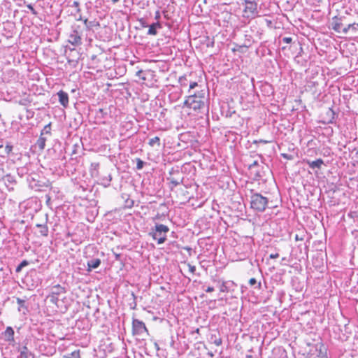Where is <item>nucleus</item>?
Returning a JSON list of instances; mask_svg holds the SVG:
<instances>
[{"instance_id": "1", "label": "nucleus", "mask_w": 358, "mask_h": 358, "mask_svg": "<svg viewBox=\"0 0 358 358\" xmlns=\"http://www.w3.org/2000/svg\"><path fill=\"white\" fill-rule=\"evenodd\" d=\"M66 289L59 284L52 287L47 299L52 304V311L55 313H64L68 309V299L66 296Z\"/></svg>"}, {"instance_id": "2", "label": "nucleus", "mask_w": 358, "mask_h": 358, "mask_svg": "<svg viewBox=\"0 0 358 358\" xmlns=\"http://www.w3.org/2000/svg\"><path fill=\"white\" fill-rule=\"evenodd\" d=\"M206 98L203 92L187 96L184 101L188 115L198 113L205 106Z\"/></svg>"}, {"instance_id": "3", "label": "nucleus", "mask_w": 358, "mask_h": 358, "mask_svg": "<svg viewBox=\"0 0 358 358\" xmlns=\"http://www.w3.org/2000/svg\"><path fill=\"white\" fill-rule=\"evenodd\" d=\"M243 6L242 16L246 19H254L258 16V6L255 1L244 0L242 2Z\"/></svg>"}, {"instance_id": "4", "label": "nucleus", "mask_w": 358, "mask_h": 358, "mask_svg": "<svg viewBox=\"0 0 358 358\" xmlns=\"http://www.w3.org/2000/svg\"><path fill=\"white\" fill-rule=\"evenodd\" d=\"M345 17L335 16L332 18L331 27L338 34H347L350 27H354L355 23H345Z\"/></svg>"}, {"instance_id": "5", "label": "nucleus", "mask_w": 358, "mask_h": 358, "mask_svg": "<svg viewBox=\"0 0 358 358\" xmlns=\"http://www.w3.org/2000/svg\"><path fill=\"white\" fill-rule=\"evenodd\" d=\"M169 229L162 224H156L155 229L150 233L152 238L157 241L158 244L164 243L166 240L167 233Z\"/></svg>"}, {"instance_id": "6", "label": "nucleus", "mask_w": 358, "mask_h": 358, "mask_svg": "<svg viewBox=\"0 0 358 358\" xmlns=\"http://www.w3.org/2000/svg\"><path fill=\"white\" fill-rule=\"evenodd\" d=\"M268 204V199L262 194L256 193L252 195L250 201V207L259 212L264 211Z\"/></svg>"}, {"instance_id": "7", "label": "nucleus", "mask_w": 358, "mask_h": 358, "mask_svg": "<svg viewBox=\"0 0 358 358\" xmlns=\"http://www.w3.org/2000/svg\"><path fill=\"white\" fill-rule=\"evenodd\" d=\"M132 334L138 336H149V331L145 323L138 319L132 320Z\"/></svg>"}, {"instance_id": "8", "label": "nucleus", "mask_w": 358, "mask_h": 358, "mask_svg": "<svg viewBox=\"0 0 358 358\" xmlns=\"http://www.w3.org/2000/svg\"><path fill=\"white\" fill-rule=\"evenodd\" d=\"M308 350L306 352L308 358H317L319 354H323L317 345H308Z\"/></svg>"}, {"instance_id": "9", "label": "nucleus", "mask_w": 358, "mask_h": 358, "mask_svg": "<svg viewBox=\"0 0 358 358\" xmlns=\"http://www.w3.org/2000/svg\"><path fill=\"white\" fill-rule=\"evenodd\" d=\"M57 95L59 97V101L62 106L64 108L67 107L69 105V95L66 92L63 90H60L57 92Z\"/></svg>"}, {"instance_id": "10", "label": "nucleus", "mask_w": 358, "mask_h": 358, "mask_svg": "<svg viewBox=\"0 0 358 358\" xmlns=\"http://www.w3.org/2000/svg\"><path fill=\"white\" fill-rule=\"evenodd\" d=\"M179 81L182 87L185 88L188 86L189 90L194 89L198 86V83L196 82H188L187 79L185 77L180 78Z\"/></svg>"}, {"instance_id": "11", "label": "nucleus", "mask_w": 358, "mask_h": 358, "mask_svg": "<svg viewBox=\"0 0 358 358\" xmlns=\"http://www.w3.org/2000/svg\"><path fill=\"white\" fill-rule=\"evenodd\" d=\"M303 162H306L308 164V166L313 169H320L322 166L324 165V161L321 158L317 159L315 161H312V162L309 161V160L303 159Z\"/></svg>"}, {"instance_id": "12", "label": "nucleus", "mask_w": 358, "mask_h": 358, "mask_svg": "<svg viewBox=\"0 0 358 358\" xmlns=\"http://www.w3.org/2000/svg\"><path fill=\"white\" fill-rule=\"evenodd\" d=\"M68 41L72 45H79L81 43V38L78 33L76 31H74L73 33L69 36Z\"/></svg>"}, {"instance_id": "13", "label": "nucleus", "mask_w": 358, "mask_h": 358, "mask_svg": "<svg viewBox=\"0 0 358 358\" xmlns=\"http://www.w3.org/2000/svg\"><path fill=\"white\" fill-rule=\"evenodd\" d=\"M6 340L9 342L14 341V330L11 327H7L4 331Z\"/></svg>"}, {"instance_id": "14", "label": "nucleus", "mask_w": 358, "mask_h": 358, "mask_svg": "<svg viewBox=\"0 0 358 358\" xmlns=\"http://www.w3.org/2000/svg\"><path fill=\"white\" fill-rule=\"evenodd\" d=\"M101 260L99 259H94L87 262V271H90L92 268H96L99 266Z\"/></svg>"}, {"instance_id": "15", "label": "nucleus", "mask_w": 358, "mask_h": 358, "mask_svg": "<svg viewBox=\"0 0 358 358\" xmlns=\"http://www.w3.org/2000/svg\"><path fill=\"white\" fill-rule=\"evenodd\" d=\"M36 227L38 228V234L41 236H47L48 234V228L45 224H37Z\"/></svg>"}, {"instance_id": "16", "label": "nucleus", "mask_w": 358, "mask_h": 358, "mask_svg": "<svg viewBox=\"0 0 358 358\" xmlns=\"http://www.w3.org/2000/svg\"><path fill=\"white\" fill-rule=\"evenodd\" d=\"M160 24L159 22L152 24L148 29V34L150 35H156L157 34V28H160Z\"/></svg>"}, {"instance_id": "17", "label": "nucleus", "mask_w": 358, "mask_h": 358, "mask_svg": "<svg viewBox=\"0 0 358 358\" xmlns=\"http://www.w3.org/2000/svg\"><path fill=\"white\" fill-rule=\"evenodd\" d=\"M46 139L45 138L41 136L36 141V145L38 148L42 150L45 148Z\"/></svg>"}, {"instance_id": "18", "label": "nucleus", "mask_w": 358, "mask_h": 358, "mask_svg": "<svg viewBox=\"0 0 358 358\" xmlns=\"http://www.w3.org/2000/svg\"><path fill=\"white\" fill-rule=\"evenodd\" d=\"M148 144L151 147H153L155 145L159 146L160 145V139L158 136H155V137L150 139Z\"/></svg>"}, {"instance_id": "19", "label": "nucleus", "mask_w": 358, "mask_h": 358, "mask_svg": "<svg viewBox=\"0 0 358 358\" xmlns=\"http://www.w3.org/2000/svg\"><path fill=\"white\" fill-rule=\"evenodd\" d=\"M211 339L213 340V343L216 346H220L222 343V338L219 336H217L216 335H212L211 336Z\"/></svg>"}, {"instance_id": "20", "label": "nucleus", "mask_w": 358, "mask_h": 358, "mask_svg": "<svg viewBox=\"0 0 358 358\" xmlns=\"http://www.w3.org/2000/svg\"><path fill=\"white\" fill-rule=\"evenodd\" d=\"M65 358H81L79 350L72 352L69 355L64 356Z\"/></svg>"}, {"instance_id": "21", "label": "nucleus", "mask_w": 358, "mask_h": 358, "mask_svg": "<svg viewBox=\"0 0 358 358\" xmlns=\"http://www.w3.org/2000/svg\"><path fill=\"white\" fill-rule=\"evenodd\" d=\"M25 350L22 351L20 353V356L22 358H34V356L31 355V353H29L27 352V348L26 347L24 348Z\"/></svg>"}, {"instance_id": "22", "label": "nucleus", "mask_w": 358, "mask_h": 358, "mask_svg": "<svg viewBox=\"0 0 358 358\" xmlns=\"http://www.w3.org/2000/svg\"><path fill=\"white\" fill-rule=\"evenodd\" d=\"M29 264V262L27 260H23L16 268L15 271L19 273L21 271L22 268Z\"/></svg>"}, {"instance_id": "23", "label": "nucleus", "mask_w": 358, "mask_h": 358, "mask_svg": "<svg viewBox=\"0 0 358 358\" xmlns=\"http://www.w3.org/2000/svg\"><path fill=\"white\" fill-rule=\"evenodd\" d=\"M143 166H144V162L142 161L141 159L138 158L136 159V169L138 170H141L143 169Z\"/></svg>"}, {"instance_id": "24", "label": "nucleus", "mask_w": 358, "mask_h": 358, "mask_svg": "<svg viewBox=\"0 0 358 358\" xmlns=\"http://www.w3.org/2000/svg\"><path fill=\"white\" fill-rule=\"evenodd\" d=\"M187 266L188 267V269H189V271L192 273V274H194L195 271H196V266H194V265H192L190 264L189 263H187Z\"/></svg>"}, {"instance_id": "25", "label": "nucleus", "mask_w": 358, "mask_h": 358, "mask_svg": "<svg viewBox=\"0 0 358 358\" xmlns=\"http://www.w3.org/2000/svg\"><path fill=\"white\" fill-rule=\"evenodd\" d=\"M6 152L7 155H9L13 150V146L10 145H6L5 147Z\"/></svg>"}, {"instance_id": "26", "label": "nucleus", "mask_w": 358, "mask_h": 358, "mask_svg": "<svg viewBox=\"0 0 358 358\" xmlns=\"http://www.w3.org/2000/svg\"><path fill=\"white\" fill-rule=\"evenodd\" d=\"M256 283H257V280H256V279H255V278H250V279L249 280V284H250V285L253 286V285H255Z\"/></svg>"}, {"instance_id": "27", "label": "nucleus", "mask_w": 358, "mask_h": 358, "mask_svg": "<svg viewBox=\"0 0 358 358\" xmlns=\"http://www.w3.org/2000/svg\"><path fill=\"white\" fill-rule=\"evenodd\" d=\"M282 41H283V42H285L286 43H290L292 42V39L291 37H285V38H283Z\"/></svg>"}, {"instance_id": "28", "label": "nucleus", "mask_w": 358, "mask_h": 358, "mask_svg": "<svg viewBox=\"0 0 358 358\" xmlns=\"http://www.w3.org/2000/svg\"><path fill=\"white\" fill-rule=\"evenodd\" d=\"M279 257V254L278 253H275V254H271L269 257L271 259H275V258H278Z\"/></svg>"}, {"instance_id": "29", "label": "nucleus", "mask_w": 358, "mask_h": 358, "mask_svg": "<svg viewBox=\"0 0 358 358\" xmlns=\"http://www.w3.org/2000/svg\"><path fill=\"white\" fill-rule=\"evenodd\" d=\"M213 291H214V287H211V286L208 287L207 289H206V292H212Z\"/></svg>"}, {"instance_id": "30", "label": "nucleus", "mask_w": 358, "mask_h": 358, "mask_svg": "<svg viewBox=\"0 0 358 358\" xmlns=\"http://www.w3.org/2000/svg\"><path fill=\"white\" fill-rule=\"evenodd\" d=\"M17 303L19 305L22 306V305H23V303H24V300H22V299H20V298H17Z\"/></svg>"}, {"instance_id": "31", "label": "nucleus", "mask_w": 358, "mask_h": 358, "mask_svg": "<svg viewBox=\"0 0 358 358\" xmlns=\"http://www.w3.org/2000/svg\"><path fill=\"white\" fill-rule=\"evenodd\" d=\"M294 239L296 241H303V238L301 237H299L298 234H296Z\"/></svg>"}, {"instance_id": "32", "label": "nucleus", "mask_w": 358, "mask_h": 358, "mask_svg": "<svg viewBox=\"0 0 358 358\" xmlns=\"http://www.w3.org/2000/svg\"><path fill=\"white\" fill-rule=\"evenodd\" d=\"M317 358H327V357L325 353H323V354H319L317 355Z\"/></svg>"}, {"instance_id": "33", "label": "nucleus", "mask_w": 358, "mask_h": 358, "mask_svg": "<svg viewBox=\"0 0 358 358\" xmlns=\"http://www.w3.org/2000/svg\"><path fill=\"white\" fill-rule=\"evenodd\" d=\"M160 18V13L159 10H157L156 13H155V19L156 20H159Z\"/></svg>"}, {"instance_id": "34", "label": "nucleus", "mask_w": 358, "mask_h": 358, "mask_svg": "<svg viewBox=\"0 0 358 358\" xmlns=\"http://www.w3.org/2000/svg\"><path fill=\"white\" fill-rule=\"evenodd\" d=\"M73 5L78 8L79 6V3L78 1H74Z\"/></svg>"}, {"instance_id": "35", "label": "nucleus", "mask_w": 358, "mask_h": 358, "mask_svg": "<svg viewBox=\"0 0 358 358\" xmlns=\"http://www.w3.org/2000/svg\"><path fill=\"white\" fill-rule=\"evenodd\" d=\"M29 8L31 9V10L32 11L33 13H36L35 10H34V9L33 8L32 6H29Z\"/></svg>"}, {"instance_id": "36", "label": "nucleus", "mask_w": 358, "mask_h": 358, "mask_svg": "<svg viewBox=\"0 0 358 358\" xmlns=\"http://www.w3.org/2000/svg\"><path fill=\"white\" fill-rule=\"evenodd\" d=\"M256 164H257V162H255L253 163V164H251V165H250V166H249V169H251V168H252V166L253 165H256Z\"/></svg>"}, {"instance_id": "37", "label": "nucleus", "mask_w": 358, "mask_h": 358, "mask_svg": "<svg viewBox=\"0 0 358 358\" xmlns=\"http://www.w3.org/2000/svg\"><path fill=\"white\" fill-rule=\"evenodd\" d=\"M111 1H112V2H113V3H117V2H118L120 0H111Z\"/></svg>"}, {"instance_id": "38", "label": "nucleus", "mask_w": 358, "mask_h": 358, "mask_svg": "<svg viewBox=\"0 0 358 358\" xmlns=\"http://www.w3.org/2000/svg\"><path fill=\"white\" fill-rule=\"evenodd\" d=\"M350 29H352V30H356L355 24L354 25V27H350Z\"/></svg>"}, {"instance_id": "39", "label": "nucleus", "mask_w": 358, "mask_h": 358, "mask_svg": "<svg viewBox=\"0 0 358 358\" xmlns=\"http://www.w3.org/2000/svg\"><path fill=\"white\" fill-rule=\"evenodd\" d=\"M142 72H143V71H142V70H140V71H138L137 72V74H138V75H140Z\"/></svg>"}, {"instance_id": "40", "label": "nucleus", "mask_w": 358, "mask_h": 358, "mask_svg": "<svg viewBox=\"0 0 358 358\" xmlns=\"http://www.w3.org/2000/svg\"><path fill=\"white\" fill-rule=\"evenodd\" d=\"M133 204H134V201H131V203L129 205V207H131L133 206Z\"/></svg>"}, {"instance_id": "41", "label": "nucleus", "mask_w": 358, "mask_h": 358, "mask_svg": "<svg viewBox=\"0 0 358 358\" xmlns=\"http://www.w3.org/2000/svg\"><path fill=\"white\" fill-rule=\"evenodd\" d=\"M262 141V142H263V143H268V142H269V141H264V140H262V141Z\"/></svg>"}, {"instance_id": "42", "label": "nucleus", "mask_w": 358, "mask_h": 358, "mask_svg": "<svg viewBox=\"0 0 358 358\" xmlns=\"http://www.w3.org/2000/svg\"><path fill=\"white\" fill-rule=\"evenodd\" d=\"M220 291H221V292H224V288H221Z\"/></svg>"}, {"instance_id": "43", "label": "nucleus", "mask_w": 358, "mask_h": 358, "mask_svg": "<svg viewBox=\"0 0 358 358\" xmlns=\"http://www.w3.org/2000/svg\"><path fill=\"white\" fill-rule=\"evenodd\" d=\"M50 124H48V125L45 126V128L48 127H50Z\"/></svg>"}, {"instance_id": "44", "label": "nucleus", "mask_w": 358, "mask_h": 358, "mask_svg": "<svg viewBox=\"0 0 358 358\" xmlns=\"http://www.w3.org/2000/svg\"><path fill=\"white\" fill-rule=\"evenodd\" d=\"M2 147H3V145H0V148H1Z\"/></svg>"}, {"instance_id": "45", "label": "nucleus", "mask_w": 358, "mask_h": 358, "mask_svg": "<svg viewBox=\"0 0 358 358\" xmlns=\"http://www.w3.org/2000/svg\"><path fill=\"white\" fill-rule=\"evenodd\" d=\"M357 26H358V22H357Z\"/></svg>"}]
</instances>
